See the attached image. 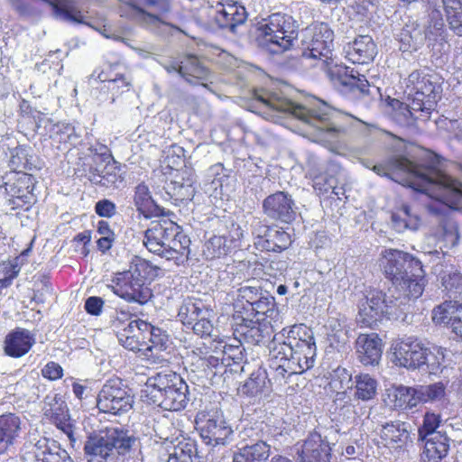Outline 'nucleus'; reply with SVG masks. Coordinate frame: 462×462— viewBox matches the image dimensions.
I'll use <instances>...</instances> for the list:
<instances>
[{"instance_id":"nucleus-41","label":"nucleus","mask_w":462,"mask_h":462,"mask_svg":"<svg viewBox=\"0 0 462 462\" xmlns=\"http://www.w3.org/2000/svg\"><path fill=\"white\" fill-rule=\"evenodd\" d=\"M450 29L462 36V0H441Z\"/></svg>"},{"instance_id":"nucleus-28","label":"nucleus","mask_w":462,"mask_h":462,"mask_svg":"<svg viewBox=\"0 0 462 462\" xmlns=\"http://www.w3.org/2000/svg\"><path fill=\"white\" fill-rule=\"evenodd\" d=\"M420 440L424 442L422 453L424 462H440L448 456L451 439L446 432Z\"/></svg>"},{"instance_id":"nucleus-48","label":"nucleus","mask_w":462,"mask_h":462,"mask_svg":"<svg viewBox=\"0 0 462 462\" xmlns=\"http://www.w3.org/2000/svg\"><path fill=\"white\" fill-rule=\"evenodd\" d=\"M194 443L180 442L169 455L167 462H199Z\"/></svg>"},{"instance_id":"nucleus-60","label":"nucleus","mask_w":462,"mask_h":462,"mask_svg":"<svg viewBox=\"0 0 462 462\" xmlns=\"http://www.w3.org/2000/svg\"><path fill=\"white\" fill-rule=\"evenodd\" d=\"M262 294L259 287L255 286H243L238 290V296L245 300L250 306L257 300Z\"/></svg>"},{"instance_id":"nucleus-26","label":"nucleus","mask_w":462,"mask_h":462,"mask_svg":"<svg viewBox=\"0 0 462 462\" xmlns=\"http://www.w3.org/2000/svg\"><path fill=\"white\" fill-rule=\"evenodd\" d=\"M20 418L14 413L0 415V455L6 453L20 436L22 430Z\"/></svg>"},{"instance_id":"nucleus-52","label":"nucleus","mask_w":462,"mask_h":462,"mask_svg":"<svg viewBox=\"0 0 462 462\" xmlns=\"http://www.w3.org/2000/svg\"><path fill=\"white\" fill-rule=\"evenodd\" d=\"M312 181L314 189L317 190L319 194L328 193L330 189H332L334 194L338 195V192L335 190L337 181L332 174H317L313 177Z\"/></svg>"},{"instance_id":"nucleus-7","label":"nucleus","mask_w":462,"mask_h":462,"mask_svg":"<svg viewBox=\"0 0 462 462\" xmlns=\"http://www.w3.org/2000/svg\"><path fill=\"white\" fill-rule=\"evenodd\" d=\"M135 442L136 439L128 430L106 428L88 436L84 451L88 462H106L114 451L125 454Z\"/></svg>"},{"instance_id":"nucleus-34","label":"nucleus","mask_w":462,"mask_h":462,"mask_svg":"<svg viewBox=\"0 0 462 462\" xmlns=\"http://www.w3.org/2000/svg\"><path fill=\"white\" fill-rule=\"evenodd\" d=\"M392 226L398 233L416 231L420 226L419 216L408 205H402L392 214Z\"/></svg>"},{"instance_id":"nucleus-36","label":"nucleus","mask_w":462,"mask_h":462,"mask_svg":"<svg viewBox=\"0 0 462 462\" xmlns=\"http://www.w3.org/2000/svg\"><path fill=\"white\" fill-rule=\"evenodd\" d=\"M208 69L199 61L198 57L187 54L180 60V76L189 83H193L191 78L207 79Z\"/></svg>"},{"instance_id":"nucleus-17","label":"nucleus","mask_w":462,"mask_h":462,"mask_svg":"<svg viewBox=\"0 0 462 462\" xmlns=\"http://www.w3.org/2000/svg\"><path fill=\"white\" fill-rule=\"evenodd\" d=\"M346 57L353 63L367 64L377 55V46L369 35H359L345 47Z\"/></svg>"},{"instance_id":"nucleus-15","label":"nucleus","mask_w":462,"mask_h":462,"mask_svg":"<svg viewBox=\"0 0 462 462\" xmlns=\"http://www.w3.org/2000/svg\"><path fill=\"white\" fill-rule=\"evenodd\" d=\"M215 19L221 28L236 32V27L245 22L246 12L244 6L238 5L233 0H226L225 3L217 4Z\"/></svg>"},{"instance_id":"nucleus-12","label":"nucleus","mask_w":462,"mask_h":462,"mask_svg":"<svg viewBox=\"0 0 462 462\" xmlns=\"http://www.w3.org/2000/svg\"><path fill=\"white\" fill-rule=\"evenodd\" d=\"M425 344L413 337H403L396 341L393 346V361L397 365L407 369H420L423 367Z\"/></svg>"},{"instance_id":"nucleus-32","label":"nucleus","mask_w":462,"mask_h":462,"mask_svg":"<svg viewBox=\"0 0 462 462\" xmlns=\"http://www.w3.org/2000/svg\"><path fill=\"white\" fill-rule=\"evenodd\" d=\"M297 455L307 457H331V448L329 443L320 434L312 432L304 440L300 448H298Z\"/></svg>"},{"instance_id":"nucleus-27","label":"nucleus","mask_w":462,"mask_h":462,"mask_svg":"<svg viewBox=\"0 0 462 462\" xmlns=\"http://www.w3.org/2000/svg\"><path fill=\"white\" fill-rule=\"evenodd\" d=\"M35 462H73L68 452L54 439H42L35 444Z\"/></svg>"},{"instance_id":"nucleus-14","label":"nucleus","mask_w":462,"mask_h":462,"mask_svg":"<svg viewBox=\"0 0 462 462\" xmlns=\"http://www.w3.org/2000/svg\"><path fill=\"white\" fill-rule=\"evenodd\" d=\"M407 82V88H411L410 94H417L419 97L428 99L427 106H435L441 91L438 75L414 70L409 75Z\"/></svg>"},{"instance_id":"nucleus-58","label":"nucleus","mask_w":462,"mask_h":462,"mask_svg":"<svg viewBox=\"0 0 462 462\" xmlns=\"http://www.w3.org/2000/svg\"><path fill=\"white\" fill-rule=\"evenodd\" d=\"M274 306V299L270 296H264L263 293L257 298V300L251 306L252 311L256 314L265 315L269 311L273 310Z\"/></svg>"},{"instance_id":"nucleus-64","label":"nucleus","mask_w":462,"mask_h":462,"mask_svg":"<svg viewBox=\"0 0 462 462\" xmlns=\"http://www.w3.org/2000/svg\"><path fill=\"white\" fill-rule=\"evenodd\" d=\"M104 301L99 297H89L85 302L86 310L92 315H98L102 310Z\"/></svg>"},{"instance_id":"nucleus-43","label":"nucleus","mask_w":462,"mask_h":462,"mask_svg":"<svg viewBox=\"0 0 462 462\" xmlns=\"http://www.w3.org/2000/svg\"><path fill=\"white\" fill-rule=\"evenodd\" d=\"M441 423L442 417L440 413L427 411L422 417L421 424L418 428V439H428L435 434L445 433V431L439 430Z\"/></svg>"},{"instance_id":"nucleus-42","label":"nucleus","mask_w":462,"mask_h":462,"mask_svg":"<svg viewBox=\"0 0 462 462\" xmlns=\"http://www.w3.org/2000/svg\"><path fill=\"white\" fill-rule=\"evenodd\" d=\"M446 349L441 346H432L424 349L423 367L421 370L435 374L440 371L445 359Z\"/></svg>"},{"instance_id":"nucleus-50","label":"nucleus","mask_w":462,"mask_h":462,"mask_svg":"<svg viewBox=\"0 0 462 462\" xmlns=\"http://www.w3.org/2000/svg\"><path fill=\"white\" fill-rule=\"evenodd\" d=\"M243 335L247 341L258 345L268 336V328L265 326L263 328L261 324L250 320L248 325H245Z\"/></svg>"},{"instance_id":"nucleus-37","label":"nucleus","mask_w":462,"mask_h":462,"mask_svg":"<svg viewBox=\"0 0 462 462\" xmlns=\"http://www.w3.org/2000/svg\"><path fill=\"white\" fill-rule=\"evenodd\" d=\"M165 190L176 202L191 200L195 194L193 180L190 177H188L186 180L182 177L180 180H171L167 183Z\"/></svg>"},{"instance_id":"nucleus-25","label":"nucleus","mask_w":462,"mask_h":462,"mask_svg":"<svg viewBox=\"0 0 462 462\" xmlns=\"http://www.w3.org/2000/svg\"><path fill=\"white\" fill-rule=\"evenodd\" d=\"M43 412L59 429L69 434V410L61 396L47 395L44 400Z\"/></svg>"},{"instance_id":"nucleus-4","label":"nucleus","mask_w":462,"mask_h":462,"mask_svg":"<svg viewBox=\"0 0 462 462\" xmlns=\"http://www.w3.org/2000/svg\"><path fill=\"white\" fill-rule=\"evenodd\" d=\"M270 367L275 376L287 378L312 368L317 356L314 334L300 324L282 328L269 344Z\"/></svg>"},{"instance_id":"nucleus-61","label":"nucleus","mask_w":462,"mask_h":462,"mask_svg":"<svg viewBox=\"0 0 462 462\" xmlns=\"http://www.w3.org/2000/svg\"><path fill=\"white\" fill-rule=\"evenodd\" d=\"M96 213L103 217H111L116 212V208L114 202L109 199H102L97 202L95 206Z\"/></svg>"},{"instance_id":"nucleus-51","label":"nucleus","mask_w":462,"mask_h":462,"mask_svg":"<svg viewBox=\"0 0 462 462\" xmlns=\"http://www.w3.org/2000/svg\"><path fill=\"white\" fill-rule=\"evenodd\" d=\"M264 383V377L259 374L253 373L239 388V392L247 396H256L263 392Z\"/></svg>"},{"instance_id":"nucleus-22","label":"nucleus","mask_w":462,"mask_h":462,"mask_svg":"<svg viewBox=\"0 0 462 462\" xmlns=\"http://www.w3.org/2000/svg\"><path fill=\"white\" fill-rule=\"evenodd\" d=\"M410 426L402 421H392L382 427L380 437L382 443L389 449L402 448L410 440Z\"/></svg>"},{"instance_id":"nucleus-6","label":"nucleus","mask_w":462,"mask_h":462,"mask_svg":"<svg viewBox=\"0 0 462 462\" xmlns=\"http://www.w3.org/2000/svg\"><path fill=\"white\" fill-rule=\"evenodd\" d=\"M189 243V239L179 231V226L169 221L152 223L143 238L149 252L172 260L177 265L188 261Z\"/></svg>"},{"instance_id":"nucleus-47","label":"nucleus","mask_w":462,"mask_h":462,"mask_svg":"<svg viewBox=\"0 0 462 462\" xmlns=\"http://www.w3.org/2000/svg\"><path fill=\"white\" fill-rule=\"evenodd\" d=\"M140 356L146 360L149 365L163 366L169 362L170 352L168 351V347L150 346L144 341L143 348H141Z\"/></svg>"},{"instance_id":"nucleus-29","label":"nucleus","mask_w":462,"mask_h":462,"mask_svg":"<svg viewBox=\"0 0 462 462\" xmlns=\"http://www.w3.org/2000/svg\"><path fill=\"white\" fill-rule=\"evenodd\" d=\"M255 244L265 251L281 252L290 246L291 239V236L282 228L267 227L264 235L259 236Z\"/></svg>"},{"instance_id":"nucleus-39","label":"nucleus","mask_w":462,"mask_h":462,"mask_svg":"<svg viewBox=\"0 0 462 462\" xmlns=\"http://www.w3.org/2000/svg\"><path fill=\"white\" fill-rule=\"evenodd\" d=\"M355 398L364 402L374 399L377 393V381L368 374H360L356 375Z\"/></svg>"},{"instance_id":"nucleus-56","label":"nucleus","mask_w":462,"mask_h":462,"mask_svg":"<svg viewBox=\"0 0 462 462\" xmlns=\"http://www.w3.org/2000/svg\"><path fill=\"white\" fill-rule=\"evenodd\" d=\"M146 334L150 336L149 341L146 342L148 345L159 347H169L168 336L162 331V329L151 325V328L149 331H146Z\"/></svg>"},{"instance_id":"nucleus-3","label":"nucleus","mask_w":462,"mask_h":462,"mask_svg":"<svg viewBox=\"0 0 462 462\" xmlns=\"http://www.w3.org/2000/svg\"><path fill=\"white\" fill-rule=\"evenodd\" d=\"M254 96L263 105L267 116L274 119L281 116H292L316 131L340 135L357 125L365 124L359 118L333 109L325 103L310 106L297 105L280 92L264 89L255 90Z\"/></svg>"},{"instance_id":"nucleus-45","label":"nucleus","mask_w":462,"mask_h":462,"mask_svg":"<svg viewBox=\"0 0 462 462\" xmlns=\"http://www.w3.org/2000/svg\"><path fill=\"white\" fill-rule=\"evenodd\" d=\"M416 391L418 403L439 402L446 397V387L441 382L428 385H420L416 388Z\"/></svg>"},{"instance_id":"nucleus-30","label":"nucleus","mask_w":462,"mask_h":462,"mask_svg":"<svg viewBox=\"0 0 462 462\" xmlns=\"http://www.w3.org/2000/svg\"><path fill=\"white\" fill-rule=\"evenodd\" d=\"M134 203L137 211L146 218L163 215V209L154 202L148 186L144 183H139L135 187Z\"/></svg>"},{"instance_id":"nucleus-8","label":"nucleus","mask_w":462,"mask_h":462,"mask_svg":"<svg viewBox=\"0 0 462 462\" xmlns=\"http://www.w3.org/2000/svg\"><path fill=\"white\" fill-rule=\"evenodd\" d=\"M297 36L295 20L291 15L275 13L258 26L256 40L271 52L282 53L291 47Z\"/></svg>"},{"instance_id":"nucleus-20","label":"nucleus","mask_w":462,"mask_h":462,"mask_svg":"<svg viewBox=\"0 0 462 462\" xmlns=\"http://www.w3.org/2000/svg\"><path fill=\"white\" fill-rule=\"evenodd\" d=\"M180 377L179 374L171 371L157 373L147 379L145 386L142 390V397L146 398L150 403H153L155 400H158L157 397L170 390Z\"/></svg>"},{"instance_id":"nucleus-2","label":"nucleus","mask_w":462,"mask_h":462,"mask_svg":"<svg viewBox=\"0 0 462 462\" xmlns=\"http://www.w3.org/2000/svg\"><path fill=\"white\" fill-rule=\"evenodd\" d=\"M390 169L394 173L403 174L407 185L436 199L428 206V210L444 218L445 223H441L444 239L451 245H457V226L449 218V214L462 206V183L437 169L415 164L403 156L393 158Z\"/></svg>"},{"instance_id":"nucleus-33","label":"nucleus","mask_w":462,"mask_h":462,"mask_svg":"<svg viewBox=\"0 0 462 462\" xmlns=\"http://www.w3.org/2000/svg\"><path fill=\"white\" fill-rule=\"evenodd\" d=\"M270 450V446L264 441L246 445L234 453L232 462H266Z\"/></svg>"},{"instance_id":"nucleus-54","label":"nucleus","mask_w":462,"mask_h":462,"mask_svg":"<svg viewBox=\"0 0 462 462\" xmlns=\"http://www.w3.org/2000/svg\"><path fill=\"white\" fill-rule=\"evenodd\" d=\"M119 171V167L115 161L112 164L107 163L103 175H101L100 183L104 186L118 188L124 181V178Z\"/></svg>"},{"instance_id":"nucleus-9","label":"nucleus","mask_w":462,"mask_h":462,"mask_svg":"<svg viewBox=\"0 0 462 462\" xmlns=\"http://www.w3.org/2000/svg\"><path fill=\"white\" fill-rule=\"evenodd\" d=\"M145 268V263H137L129 270L116 273L107 287L126 301L144 303L152 296L151 290L145 285V278L142 275Z\"/></svg>"},{"instance_id":"nucleus-11","label":"nucleus","mask_w":462,"mask_h":462,"mask_svg":"<svg viewBox=\"0 0 462 462\" xmlns=\"http://www.w3.org/2000/svg\"><path fill=\"white\" fill-rule=\"evenodd\" d=\"M204 443L212 447L226 446L233 439L234 431L222 415L199 412L195 420Z\"/></svg>"},{"instance_id":"nucleus-5","label":"nucleus","mask_w":462,"mask_h":462,"mask_svg":"<svg viewBox=\"0 0 462 462\" xmlns=\"http://www.w3.org/2000/svg\"><path fill=\"white\" fill-rule=\"evenodd\" d=\"M333 41L334 32L325 23H316L307 28L303 39L306 45V50L302 53L303 58L313 59L316 60L314 66L328 69L334 86L347 98L359 100L369 96L371 86L365 76L356 77L349 74L346 69L337 66H335L336 69H332Z\"/></svg>"},{"instance_id":"nucleus-23","label":"nucleus","mask_w":462,"mask_h":462,"mask_svg":"<svg viewBox=\"0 0 462 462\" xmlns=\"http://www.w3.org/2000/svg\"><path fill=\"white\" fill-rule=\"evenodd\" d=\"M188 385L180 377L176 383L162 395H159L152 403L158 407H161L166 411H179L183 409L188 402Z\"/></svg>"},{"instance_id":"nucleus-1","label":"nucleus","mask_w":462,"mask_h":462,"mask_svg":"<svg viewBox=\"0 0 462 462\" xmlns=\"http://www.w3.org/2000/svg\"><path fill=\"white\" fill-rule=\"evenodd\" d=\"M379 264L392 286L387 292L371 289L360 300L357 322L362 327L373 328L384 316L398 317L408 301L419 298L424 290L421 262L411 254L398 249H384Z\"/></svg>"},{"instance_id":"nucleus-24","label":"nucleus","mask_w":462,"mask_h":462,"mask_svg":"<svg viewBox=\"0 0 462 462\" xmlns=\"http://www.w3.org/2000/svg\"><path fill=\"white\" fill-rule=\"evenodd\" d=\"M386 402L395 410H411L418 405L416 388L392 385L386 389Z\"/></svg>"},{"instance_id":"nucleus-62","label":"nucleus","mask_w":462,"mask_h":462,"mask_svg":"<svg viewBox=\"0 0 462 462\" xmlns=\"http://www.w3.org/2000/svg\"><path fill=\"white\" fill-rule=\"evenodd\" d=\"M42 374L43 377L48 378L50 380H57L61 378L63 374V369L59 364L55 362H49L42 368Z\"/></svg>"},{"instance_id":"nucleus-46","label":"nucleus","mask_w":462,"mask_h":462,"mask_svg":"<svg viewBox=\"0 0 462 462\" xmlns=\"http://www.w3.org/2000/svg\"><path fill=\"white\" fill-rule=\"evenodd\" d=\"M32 189V178L27 174L20 176L14 183L9 185V189L6 188L12 197L23 202H30Z\"/></svg>"},{"instance_id":"nucleus-16","label":"nucleus","mask_w":462,"mask_h":462,"mask_svg":"<svg viewBox=\"0 0 462 462\" xmlns=\"http://www.w3.org/2000/svg\"><path fill=\"white\" fill-rule=\"evenodd\" d=\"M34 344L35 338L28 329L17 328L5 336L3 349L6 356L19 358L26 355Z\"/></svg>"},{"instance_id":"nucleus-63","label":"nucleus","mask_w":462,"mask_h":462,"mask_svg":"<svg viewBox=\"0 0 462 462\" xmlns=\"http://www.w3.org/2000/svg\"><path fill=\"white\" fill-rule=\"evenodd\" d=\"M414 97L411 100V103L408 106H410V109L414 112H426L427 114H430V112L434 109V106H429L426 104H428V99L424 97H419V95L413 94Z\"/></svg>"},{"instance_id":"nucleus-31","label":"nucleus","mask_w":462,"mask_h":462,"mask_svg":"<svg viewBox=\"0 0 462 462\" xmlns=\"http://www.w3.org/2000/svg\"><path fill=\"white\" fill-rule=\"evenodd\" d=\"M97 79L101 82H107V88L115 90L119 82L123 87L131 88L132 79L127 69L120 63L107 64L97 74Z\"/></svg>"},{"instance_id":"nucleus-44","label":"nucleus","mask_w":462,"mask_h":462,"mask_svg":"<svg viewBox=\"0 0 462 462\" xmlns=\"http://www.w3.org/2000/svg\"><path fill=\"white\" fill-rule=\"evenodd\" d=\"M207 313L201 301L187 300L180 306L178 317L183 325L191 326L201 315Z\"/></svg>"},{"instance_id":"nucleus-49","label":"nucleus","mask_w":462,"mask_h":462,"mask_svg":"<svg viewBox=\"0 0 462 462\" xmlns=\"http://www.w3.org/2000/svg\"><path fill=\"white\" fill-rule=\"evenodd\" d=\"M97 233L99 236L97 241V248L101 252L105 253L113 246L116 240V235L111 229L109 223L105 220H100L97 223Z\"/></svg>"},{"instance_id":"nucleus-18","label":"nucleus","mask_w":462,"mask_h":462,"mask_svg":"<svg viewBox=\"0 0 462 462\" xmlns=\"http://www.w3.org/2000/svg\"><path fill=\"white\" fill-rule=\"evenodd\" d=\"M359 361L365 365H377L382 356V340L375 333L360 334L356 341Z\"/></svg>"},{"instance_id":"nucleus-40","label":"nucleus","mask_w":462,"mask_h":462,"mask_svg":"<svg viewBox=\"0 0 462 462\" xmlns=\"http://www.w3.org/2000/svg\"><path fill=\"white\" fill-rule=\"evenodd\" d=\"M235 241L225 236H213L205 244L204 254L210 259L219 258L231 252Z\"/></svg>"},{"instance_id":"nucleus-38","label":"nucleus","mask_w":462,"mask_h":462,"mask_svg":"<svg viewBox=\"0 0 462 462\" xmlns=\"http://www.w3.org/2000/svg\"><path fill=\"white\" fill-rule=\"evenodd\" d=\"M352 374L344 367H337L330 374L329 388L337 394L336 400H343L346 391L353 387Z\"/></svg>"},{"instance_id":"nucleus-10","label":"nucleus","mask_w":462,"mask_h":462,"mask_svg":"<svg viewBox=\"0 0 462 462\" xmlns=\"http://www.w3.org/2000/svg\"><path fill=\"white\" fill-rule=\"evenodd\" d=\"M133 396L118 378L106 381L97 398L98 410L113 415L128 412L133 408Z\"/></svg>"},{"instance_id":"nucleus-35","label":"nucleus","mask_w":462,"mask_h":462,"mask_svg":"<svg viewBox=\"0 0 462 462\" xmlns=\"http://www.w3.org/2000/svg\"><path fill=\"white\" fill-rule=\"evenodd\" d=\"M442 266L437 264L434 267L435 273L441 277L442 286L449 295V298L457 299L462 296V275L452 265L443 271Z\"/></svg>"},{"instance_id":"nucleus-13","label":"nucleus","mask_w":462,"mask_h":462,"mask_svg":"<svg viewBox=\"0 0 462 462\" xmlns=\"http://www.w3.org/2000/svg\"><path fill=\"white\" fill-rule=\"evenodd\" d=\"M263 213L273 220L292 222L297 216V207L292 197L284 191H277L263 201Z\"/></svg>"},{"instance_id":"nucleus-57","label":"nucleus","mask_w":462,"mask_h":462,"mask_svg":"<svg viewBox=\"0 0 462 462\" xmlns=\"http://www.w3.org/2000/svg\"><path fill=\"white\" fill-rule=\"evenodd\" d=\"M117 337L120 344L132 351H135L141 354V348L144 344V339L137 336H125V333H117Z\"/></svg>"},{"instance_id":"nucleus-59","label":"nucleus","mask_w":462,"mask_h":462,"mask_svg":"<svg viewBox=\"0 0 462 462\" xmlns=\"http://www.w3.org/2000/svg\"><path fill=\"white\" fill-rule=\"evenodd\" d=\"M207 314L201 315L192 325L191 328L197 335L201 337L210 336L213 330V325L208 319Z\"/></svg>"},{"instance_id":"nucleus-53","label":"nucleus","mask_w":462,"mask_h":462,"mask_svg":"<svg viewBox=\"0 0 462 462\" xmlns=\"http://www.w3.org/2000/svg\"><path fill=\"white\" fill-rule=\"evenodd\" d=\"M394 111L393 114V120L402 126L411 125L415 117L413 112L410 109V106L407 104L401 103L398 100L394 101Z\"/></svg>"},{"instance_id":"nucleus-55","label":"nucleus","mask_w":462,"mask_h":462,"mask_svg":"<svg viewBox=\"0 0 462 462\" xmlns=\"http://www.w3.org/2000/svg\"><path fill=\"white\" fill-rule=\"evenodd\" d=\"M151 328V324L141 319H131L117 333H125V336H137L144 339L146 331Z\"/></svg>"},{"instance_id":"nucleus-21","label":"nucleus","mask_w":462,"mask_h":462,"mask_svg":"<svg viewBox=\"0 0 462 462\" xmlns=\"http://www.w3.org/2000/svg\"><path fill=\"white\" fill-rule=\"evenodd\" d=\"M429 25L425 32V39L429 41V46H432L434 51L435 46H439V51H445V47L448 45L444 35V22L440 7L433 2L429 3Z\"/></svg>"},{"instance_id":"nucleus-19","label":"nucleus","mask_w":462,"mask_h":462,"mask_svg":"<svg viewBox=\"0 0 462 462\" xmlns=\"http://www.w3.org/2000/svg\"><path fill=\"white\" fill-rule=\"evenodd\" d=\"M432 320L448 326L454 334L462 337V304L444 302L432 310Z\"/></svg>"}]
</instances>
